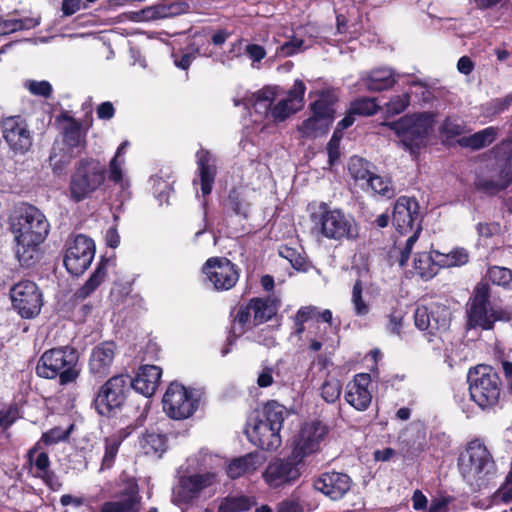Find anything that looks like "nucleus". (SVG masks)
<instances>
[{"label":"nucleus","instance_id":"nucleus-14","mask_svg":"<svg viewBox=\"0 0 512 512\" xmlns=\"http://www.w3.org/2000/svg\"><path fill=\"white\" fill-rule=\"evenodd\" d=\"M2 138L15 155H24L33 146L34 132L20 115L3 117L0 121Z\"/></svg>","mask_w":512,"mask_h":512},{"label":"nucleus","instance_id":"nucleus-16","mask_svg":"<svg viewBox=\"0 0 512 512\" xmlns=\"http://www.w3.org/2000/svg\"><path fill=\"white\" fill-rule=\"evenodd\" d=\"M16 236L29 241L44 242L49 233V223L45 215L34 205L23 204L16 217Z\"/></svg>","mask_w":512,"mask_h":512},{"label":"nucleus","instance_id":"nucleus-7","mask_svg":"<svg viewBox=\"0 0 512 512\" xmlns=\"http://www.w3.org/2000/svg\"><path fill=\"white\" fill-rule=\"evenodd\" d=\"M130 394V376L114 375L98 388L92 400V407L102 417L115 418L122 413Z\"/></svg>","mask_w":512,"mask_h":512},{"label":"nucleus","instance_id":"nucleus-29","mask_svg":"<svg viewBox=\"0 0 512 512\" xmlns=\"http://www.w3.org/2000/svg\"><path fill=\"white\" fill-rule=\"evenodd\" d=\"M512 183V150L507 162L500 169L497 179L481 178L476 182V188L489 195H496Z\"/></svg>","mask_w":512,"mask_h":512},{"label":"nucleus","instance_id":"nucleus-10","mask_svg":"<svg viewBox=\"0 0 512 512\" xmlns=\"http://www.w3.org/2000/svg\"><path fill=\"white\" fill-rule=\"evenodd\" d=\"M433 115L429 112L407 114L396 121L388 123V127L395 132L403 146L411 154H418L425 146L433 126Z\"/></svg>","mask_w":512,"mask_h":512},{"label":"nucleus","instance_id":"nucleus-5","mask_svg":"<svg viewBox=\"0 0 512 512\" xmlns=\"http://www.w3.org/2000/svg\"><path fill=\"white\" fill-rule=\"evenodd\" d=\"M467 383L470 399L482 411H492L500 405L503 382L495 368L487 364L469 368Z\"/></svg>","mask_w":512,"mask_h":512},{"label":"nucleus","instance_id":"nucleus-2","mask_svg":"<svg viewBox=\"0 0 512 512\" xmlns=\"http://www.w3.org/2000/svg\"><path fill=\"white\" fill-rule=\"evenodd\" d=\"M290 411L276 400L267 401L260 413L248 425L250 442L263 451H276L282 444L280 431Z\"/></svg>","mask_w":512,"mask_h":512},{"label":"nucleus","instance_id":"nucleus-42","mask_svg":"<svg viewBox=\"0 0 512 512\" xmlns=\"http://www.w3.org/2000/svg\"><path fill=\"white\" fill-rule=\"evenodd\" d=\"M254 504L255 501L249 496H230L223 499L218 512H247Z\"/></svg>","mask_w":512,"mask_h":512},{"label":"nucleus","instance_id":"nucleus-1","mask_svg":"<svg viewBox=\"0 0 512 512\" xmlns=\"http://www.w3.org/2000/svg\"><path fill=\"white\" fill-rule=\"evenodd\" d=\"M465 317L467 330L490 331L497 322L507 323L512 320V308L495 303L490 284L480 281L466 303Z\"/></svg>","mask_w":512,"mask_h":512},{"label":"nucleus","instance_id":"nucleus-48","mask_svg":"<svg viewBox=\"0 0 512 512\" xmlns=\"http://www.w3.org/2000/svg\"><path fill=\"white\" fill-rule=\"evenodd\" d=\"M511 105L512 92L505 95L504 97L491 99L490 101L483 104L482 110L486 116L492 117L505 112Z\"/></svg>","mask_w":512,"mask_h":512},{"label":"nucleus","instance_id":"nucleus-19","mask_svg":"<svg viewBox=\"0 0 512 512\" xmlns=\"http://www.w3.org/2000/svg\"><path fill=\"white\" fill-rule=\"evenodd\" d=\"M328 434V427L320 420L305 422L293 441L292 452L303 462L306 457L317 452Z\"/></svg>","mask_w":512,"mask_h":512},{"label":"nucleus","instance_id":"nucleus-12","mask_svg":"<svg viewBox=\"0 0 512 512\" xmlns=\"http://www.w3.org/2000/svg\"><path fill=\"white\" fill-rule=\"evenodd\" d=\"M415 326L424 332L429 342L445 333L451 324V311L439 303L417 306L414 312Z\"/></svg>","mask_w":512,"mask_h":512},{"label":"nucleus","instance_id":"nucleus-31","mask_svg":"<svg viewBox=\"0 0 512 512\" xmlns=\"http://www.w3.org/2000/svg\"><path fill=\"white\" fill-rule=\"evenodd\" d=\"M497 136L498 128L489 126L472 135L459 138L457 143L460 147L477 151L491 145L496 140Z\"/></svg>","mask_w":512,"mask_h":512},{"label":"nucleus","instance_id":"nucleus-35","mask_svg":"<svg viewBox=\"0 0 512 512\" xmlns=\"http://www.w3.org/2000/svg\"><path fill=\"white\" fill-rule=\"evenodd\" d=\"M331 124L324 119L310 116L302 121L297 130L304 139H316L327 134Z\"/></svg>","mask_w":512,"mask_h":512},{"label":"nucleus","instance_id":"nucleus-26","mask_svg":"<svg viewBox=\"0 0 512 512\" xmlns=\"http://www.w3.org/2000/svg\"><path fill=\"white\" fill-rule=\"evenodd\" d=\"M116 344L113 341H104L96 345L89 358V372L99 378L110 373L115 358Z\"/></svg>","mask_w":512,"mask_h":512},{"label":"nucleus","instance_id":"nucleus-40","mask_svg":"<svg viewBox=\"0 0 512 512\" xmlns=\"http://www.w3.org/2000/svg\"><path fill=\"white\" fill-rule=\"evenodd\" d=\"M364 191H371L374 194L380 195L387 199H391L395 195V188L393 186V182L388 177H382L373 173V175L368 178V181L362 188Z\"/></svg>","mask_w":512,"mask_h":512},{"label":"nucleus","instance_id":"nucleus-15","mask_svg":"<svg viewBox=\"0 0 512 512\" xmlns=\"http://www.w3.org/2000/svg\"><path fill=\"white\" fill-rule=\"evenodd\" d=\"M94 255V241L84 234H78L67 243L63 264L71 275L80 276L90 267Z\"/></svg>","mask_w":512,"mask_h":512},{"label":"nucleus","instance_id":"nucleus-36","mask_svg":"<svg viewBox=\"0 0 512 512\" xmlns=\"http://www.w3.org/2000/svg\"><path fill=\"white\" fill-rule=\"evenodd\" d=\"M141 448L146 455L161 456L168 448V439L165 434L146 431L140 440Z\"/></svg>","mask_w":512,"mask_h":512},{"label":"nucleus","instance_id":"nucleus-18","mask_svg":"<svg viewBox=\"0 0 512 512\" xmlns=\"http://www.w3.org/2000/svg\"><path fill=\"white\" fill-rule=\"evenodd\" d=\"M115 497L116 500L102 503L99 512H140L142 496L135 477L127 476L122 479Z\"/></svg>","mask_w":512,"mask_h":512},{"label":"nucleus","instance_id":"nucleus-28","mask_svg":"<svg viewBox=\"0 0 512 512\" xmlns=\"http://www.w3.org/2000/svg\"><path fill=\"white\" fill-rule=\"evenodd\" d=\"M397 83L394 71L390 68H376L360 77V85L371 93L392 89Z\"/></svg>","mask_w":512,"mask_h":512},{"label":"nucleus","instance_id":"nucleus-3","mask_svg":"<svg viewBox=\"0 0 512 512\" xmlns=\"http://www.w3.org/2000/svg\"><path fill=\"white\" fill-rule=\"evenodd\" d=\"M310 220L313 230L328 240L341 242L354 240L358 236V225L354 218L340 208H332L326 202L312 207Z\"/></svg>","mask_w":512,"mask_h":512},{"label":"nucleus","instance_id":"nucleus-46","mask_svg":"<svg viewBox=\"0 0 512 512\" xmlns=\"http://www.w3.org/2000/svg\"><path fill=\"white\" fill-rule=\"evenodd\" d=\"M349 109L354 115L372 116L380 110V107L375 98L360 97L351 102Z\"/></svg>","mask_w":512,"mask_h":512},{"label":"nucleus","instance_id":"nucleus-60","mask_svg":"<svg viewBox=\"0 0 512 512\" xmlns=\"http://www.w3.org/2000/svg\"><path fill=\"white\" fill-rule=\"evenodd\" d=\"M305 91V83L300 79H296L294 81L292 88L287 92V97L285 99L290 100V103H292L293 105H301L302 108L304 103Z\"/></svg>","mask_w":512,"mask_h":512},{"label":"nucleus","instance_id":"nucleus-24","mask_svg":"<svg viewBox=\"0 0 512 512\" xmlns=\"http://www.w3.org/2000/svg\"><path fill=\"white\" fill-rule=\"evenodd\" d=\"M371 384L370 374L358 373L354 375L352 380L346 385L345 401L357 411H366L372 402Z\"/></svg>","mask_w":512,"mask_h":512},{"label":"nucleus","instance_id":"nucleus-64","mask_svg":"<svg viewBox=\"0 0 512 512\" xmlns=\"http://www.w3.org/2000/svg\"><path fill=\"white\" fill-rule=\"evenodd\" d=\"M276 512H304V508L298 501L286 499L278 503Z\"/></svg>","mask_w":512,"mask_h":512},{"label":"nucleus","instance_id":"nucleus-11","mask_svg":"<svg viewBox=\"0 0 512 512\" xmlns=\"http://www.w3.org/2000/svg\"><path fill=\"white\" fill-rule=\"evenodd\" d=\"M163 411L174 420H184L191 417L199 406V398L193 389L183 384L171 382L162 399Z\"/></svg>","mask_w":512,"mask_h":512},{"label":"nucleus","instance_id":"nucleus-27","mask_svg":"<svg viewBox=\"0 0 512 512\" xmlns=\"http://www.w3.org/2000/svg\"><path fill=\"white\" fill-rule=\"evenodd\" d=\"M162 376V369L156 365L142 364L138 368L136 376L130 377L131 390L151 397L155 394Z\"/></svg>","mask_w":512,"mask_h":512},{"label":"nucleus","instance_id":"nucleus-21","mask_svg":"<svg viewBox=\"0 0 512 512\" xmlns=\"http://www.w3.org/2000/svg\"><path fill=\"white\" fill-rule=\"evenodd\" d=\"M202 271L217 291L230 290L239 279L237 266L226 257L207 259Z\"/></svg>","mask_w":512,"mask_h":512},{"label":"nucleus","instance_id":"nucleus-6","mask_svg":"<svg viewBox=\"0 0 512 512\" xmlns=\"http://www.w3.org/2000/svg\"><path fill=\"white\" fill-rule=\"evenodd\" d=\"M457 466L463 479L471 485L483 484L496 471L494 458L480 439L467 443L465 449L459 454Z\"/></svg>","mask_w":512,"mask_h":512},{"label":"nucleus","instance_id":"nucleus-61","mask_svg":"<svg viewBox=\"0 0 512 512\" xmlns=\"http://www.w3.org/2000/svg\"><path fill=\"white\" fill-rule=\"evenodd\" d=\"M469 255L464 248H457L446 255V260L441 266H461L468 262Z\"/></svg>","mask_w":512,"mask_h":512},{"label":"nucleus","instance_id":"nucleus-17","mask_svg":"<svg viewBox=\"0 0 512 512\" xmlns=\"http://www.w3.org/2000/svg\"><path fill=\"white\" fill-rule=\"evenodd\" d=\"M13 308L22 318L37 316L43 305L42 293L37 284L30 280L20 281L10 290Z\"/></svg>","mask_w":512,"mask_h":512},{"label":"nucleus","instance_id":"nucleus-49","mask_svg":"<svg viewBox=\"0 0 512 512\" xmlns=\"http://www.w3.org/2000/svg\"><path fill=\"white\" fill-rule=\"evenodd\" d=\"M486 278L498 286L510 287L512 283V269L496 265L491 266L487 270Z\"/></svg>","mask_w":512,"mask_h":512},{"label":"nucleus","instance_id":"nucleus-30","mask_svg":"<svg viewBox=\"0 0 512 512\" xmlns=\"http://www.w3.org/2000/svg\"><path fill=\"white\" fill-rule=\"evenodd\" d=\"M217 482V475L213 472L193 474L181 481V493L187 500L197 498L200 492Z\"/></svg>","mask_w":512,"mask_h":512},{"label":"nucleus","instance_id":"nucleus-20","mask_svg":"<svg viewBox=\"0 0 512 512\" xmlns=\"http://www.w3.org/2000/svg\"><path fill=\"white\" fill-rule=\"evenodd\" d=\"M422 219L420 205L414 197L400 196L396 200L392 213V222L400 234L406 235L413 230L421 232Z\"/></svg>","mask_w":512,"mask_h":512},{"label":"nucleus","instance_id":"nucleus-43","mask_svg":"<svg viewBox=\"0 0 512 512\" xmlns=\"http://www.w3.org/2000/svg\"><path fill=\"white\" fill-rule=\"evenodd\" d=\"M342 393V384L339 379L326 373V378L320 387V395L323 400L333 404L339 400Z\"/></svg>","mask_w":512,"mask_h":512},{"label":"nucleus","instance_id":"nucleus-37","mask_svg":"<svg viewBox=\"0 0 512 512\" xmlns=\"http://www.w3.org/2000/svg\"><path fill=\"white\" fill-rule=\"evenodd\" d=\"M86 134L87 130H84L82 123H75L74 126H64L62 131L63 143L71 150L78 149V152L82 151L86 147Z\"/></svg>","mask_w":512,"mask_h":512},{"label":"nucleus","instance_id":"nucleus-45","mask_svg":"<svg viewBox=\"0 0 512 512\" xmlns=\"http://www.w3.org/2000/svg\"><path fill=\"white\" fill-rule=\"evenodd\" d=\"M310 110L312 116L324 119L330 123L334 120L333 104L326 95L322 94L318 99L310 103Z\"/></svg>","mask_w":512,"mask_h":512},{"label":"nucleus","instance_id":"nucleus-8","mask_svg":"<svg viewBox=\"0 0 512 512\" xmlns=\"http://www.w3.org/2000/svg\"><path fill=\"white\" fill-rule=\"evenodd\" d=\"M106 174V167L99 160L80 159L70 177L69 199L74 203H80L91 197L104 184Z\"/></svg>","mask_w":512,"mask_h":512},{"label":"nucleus","instance_id":"nucleus-56","mask_svg":"<svg viewBox=\"0 0 512 512\" xmlns=\"http://www.w3.org/2000/svg\"><path fill=\"white\" fill-rule=\"evenodd\" d=\"M343 138V133H340L334 130L328 144H327V153H328V162L330 166H333L340 158V143Z\"/></svg>","mask_w":512,"mask_h":512},{"label":"nucleus","instance_id":"nucleus-62","mask_svg":"<svg viewBox=\"0 0 512 512\" xmlns=\"http://www.w3.org/2000/svg\"><path fill=\"white\" fill-rule=\"evenodd\" d=\"M303 44L304 41L302 39H293L287 41L278 48L277 54L281 57L293 56L301 50Z\"/></svg>","mask_w":512,"mask_h":512},{"label":"nucleus","instance_id":"nucleus-57","mask_svg":"<svg viewBox=\"0 0 512 512\" xmlns=\"http://www.w3.org/2000/svg\"><path fill=\"white\" fill-rule=\"evenodd\" d=\"M227 203L229 208L233 211L235 215H240L243 216L244 218H247V205L240 197V193L236 188H232L229 191Z\"/></svg>","mask_w":512,"mask_h":512},{"label":"nucleus","instance_id":"nucleus-25","mask_svg":"<svg viewBox=\"0 0 512 512\" xmlns=\"http://www.w3.org/2000/svg\"><path fill=\"white\" fill-rule=\"evenodd\" d=\"M195 158L201 193L206 197L211 194L218 174L217 157L210 150L201 148Z\"/></svg>","mask_w":512,"mask_h":512},{"label":"nucleus","instance_id":"nucleus-41","mask_svg":"<svg viewBox=\"0 0 512 512\" xmlns=\"http://www.w3.org/2000/svg\"><path fill=\"white\" fill-rule=\"evenodd\" d=\"M370 167L371 163L362 157L353 156L350 158L348 164L349 174L356 182H362L360 184L361 188H364L368 178L373 175Z\"/></svg>","mask_w":512,"mask_h":512},{"label":"nucleus","instance_id":"nucleus-54","mask_svg":"<svg viewBox=\"0 0 512 512\" xmlns=\"http://www.w3.org/2000/svg\"><path fill=\"white\" fill-rule=\"evenodd\" d=\"M410 94L405 92L401 95L393 96L386 104L385 113L387 116H394L402 113L410 105Z\"/></svg>","mask_w":512,"mask_h":512},{"label":"nucleus","instance_id":"nucleus-38","mask_svg":"<svg viewBox=\"0 0 512 512\" xmlns=\"http://www.w3.org/2000/svg\"><path fill=\"white\" fill-rule=\"evenodd\" d=\"M277 98V87L265 86L252 96L253 107L257 113L269 114Z\"/></svg>","mask_w":512,"mask_h":512},{"label":"nucleus","instance_id":"nucleus-59","mask_svg":"<svg viewBox=\"0 0 512 512\" xmlns=\"http://www.w3.org/2000/svg\"><path fill=\"white\" fill-rule=\"evenodd\" d=\"M23 19L17 18H4L0 16V36L11 34L17 31L27 29Z\"/></svg>","mask_w":512,"mask_h":512},{"label":"nucleus","instance_id":"nucleus-9","mask_svg":"<svg viewBox=\"0 0 512 512\" xmlns=\"http://www.w3.org/2000/svg\"><path fill=\"white\" fill-rule=\"evenodd\" d=\"M280 300L276 297H253L238 303L231 311L232 323L238 326L239 334L272 320L278 312Z\"/></svg>","mask_w":512,"mask_h":512},{"label":"nucleus","instance_id":"nucleus-32","mask_svg":"<svg viewBox=\"0 0 512 512\" xmlns=\"http://www.w3.org/2000/svg\"><path fill=\"white\" fill-rule=\"evenodd\" d=\"M16 244V257L23 267L33 266L40 258L41 241H29V239H23V237H15Z\"/></svg>","mask_w":512,"mask_h":512},{"label":"nucleus","instance_id":"nucleus-23","mask_svg":"<svg viewBox=\"0 0 512 512\" xmlns=\"http://www.w3.org/2000/svg\"><path fill=\"white\" fill-rule=\"evenodd\" d=\"M352 479L343 472L327 471L321 473L313 482L315 490L332 501L342 499L351 489Z\"/></svg>","mask_w":512,"mask_h":512},{"label":"nucleus","instance_id":"nucleus-22","mask_svg":"<svg viewBox=\"0 0 512 512\" xmlns=\"http://www.w3.org/2000/svg\"><path fill=\"white\" fill-rule=\"evenodd\" d=\"M42 447L40 442H36L26 454V463L29 466L30 474L42 480V482L52 491H58L62 483L51 468V460L47 452L40 451Z\"/></svg>","mask_w":512,"mask_h":512},{"label":"nucleus","instance_id":"nucleus-13","mask_svg":"<svg viewBox=\"0 0 512 512\" xmlns=\"http://www.w3.org/2000/svg\"><path fill=\"white\" fill-rule=\"evenodd\" d=\"M304 462L291 454L284 458H276L268 463L262 473L263 480L272 489L285 488L298 481Z\"/></svg>","mask_w":512,"mask_h":512},{"label":"nucleus","instance_id":"nucleus-47","mask_svg":"<svg viewBox=\"0 0 512 512\" xmlns=\"http://www.w3.org/2000/svg\"><path fill=\"white\" fill-rule=\"evenodd\" d=\"M279 256L286 259L297 271L306 272L308 264L306 258L296 249L282 245L278 250Z\"/></svg>","mask_w":512,"mask_h":512},{"label":"nucleus","instance_id":"nucleus-63","mask_svg":"<svg viewBox=\"0 0 512 512\" xmlns=\"http://www.w3.org/2000/svg\"><path fill=\"white\" fill-rule=\"evenodd\" d=\"M16 411L17 407L15 405L0 408V428L7 429L16 421V416L14 415Z\"/></svg>","mask_w":512,"mask_h":512},{"label":"nucleus","instance_id":"nucleus-44","mask_svg":"<svg viewBox=\"0 0 512 512\" xmlns=\"http://www.w3.org/2000/svg\"><path fill=\"white\" fill-rule=\"evenodd\" d=\"M252 470L253 467L251 454H247L231 460L226 467V473L231 479H237Z\"/></svg>","mask_w":512,"mask_h":512},{"label":"nucleus","instance_id":"nucleus-4","mask_svg":"<svg viewBox=\"0 0 512 512\" xmlns=\"http://www.w3.org/2000/svg\"><path fill=\"white\" fill-rule=\"evenodd\" d=\"M79 352L70 345L46 350L39 358L35 371L44 379L59 378L61 385L75 382L81 373Z\"/></svg>","mask_w":512,"mask_h":512},{"label":"nucleus","instance_id":"nucleus-39","mask_svg":"<svg viewBox=\"0 0 512 512\" xmlns=\"http://www.w3.org/2000/svg\"><path fill=\"white\" fill-rule=\"evenodd\" d=\"M439 266L430 252L417 253L413 261L415 271L425 280L433 278L438 273Z\"/></svg>","mask_w":512,"mask_h":512},{"label":"nucleus","instance_id":"nucleus-33","mask_svg":"<svg viewBox=\"0 0 512 512\" xmlns=\"http://www.w3.org/2000/svg\"><path fill=\"white\" fill-rule=\"evenodd\" d=\"M109 259L101 258L96 269L87 279V281L76 290L74 296L78 300H84L89 297L105 280L107 276V267Z\"/></svg>","mask_w":512,"mask_h":512},{"label":"nucleus","instance_id":"nucleus-50","mask_svg":"<svg viewBox=\"0 0 512 512\" xmlns=\"http://www.w3.org/2000/svg\"><path fill=\"white\" fill-rule=\"evenodd\" d=\"M301 109V105H293L290 100L282 99L277 104H273L270 114L274 121H285L290 115L295 114Z\"/></svg>","mask_w":512,"mask_h":512},{"label":"nucleus","instance_id":"nucleus-52","mask_svg":"<svg viewBox=\"0 0 512 512\" xmlns=\"http://www.w3.org/2000/svg\"><path fill=\"white\" fill-rule=\"evenodd\" d=\"M197 55H199V48L195 45V43L189 44L181 54L173 53L172 56L174 58V64L176 67L187 70L191 62L196 59Z\"/></svg>","mask_w":512,"mask_h":512},{"label":"nucleus","instance_id":"nucleus-51","mask_svg":"<svg viewBox=\"0 0 512 512\" xmlns=\"http://www.w3.org/2000/svg\"><path fill=\"white\" fill-rule=\"evenodd\" d=\"M72 429L73 425H70L67 430L62 429L59 426L53 427L44 432L38 442H40V444L43 443L45 446H51L59 443L60 441H65L69 438Z\"/></svg>","mask_w":512,"mask_h":512},{"label":"nucleus","instance_id":"nucleus-55","mask_svg":"<svg viewBox=\"0 0 512 512\" xmlns=\"http://www.w3.org/2000/svg\"><path fill=\"white\" fill-rule=\"evenodd\" d=\"M24 87L35 96L43 98H50L53 92L52 85L46 81L27 80L24 83Z\"/></svg>","mask_w":512,"mask_h":512},{"label":"nucleus","instance_id":"nucleus-58","mask_svg":"<svg viewBox=\"0 0 512 512\" xmlns=\"http://www.w3.org/2000/svg\"><path fill=\"white\" fill-rule=\"evenodd\" d=\"M440 132L446 138L452 139L464 133V126L457 119L446 117L440 127Z\"/></svg>","mask_w":512,"mask_h":512},{"label":"nucleus","instance_id":"nucleus-53","mask_svg":"<svg viewBox=\"0 0 512 512\" xmlns=\"http://www.w3.org/2000/svg\"><path fill=\"white\" fill-rule=\"evenodd\" d=\"M363 283L361 279H357L353 285L351 301L354 306V313L357 316H365L369 313V306L363 300Z\"/></svg>","mask_w":512,"mask_h":512},{"label":"nucleus","instance_id":"nucleus-34","mask_svg":"<svg viewBox=\"0 0 512 512\" xmlns=\"http://www.w3.org/2000/svg\"><path fill=\"white\" fill-rule=\"evenodd\" d=\"M129 432L122 428L104 439V455L101 462V469H110L115 463L116 456L122 442L127 438Z\"/></svg>","mask_w":512,"mask_h":512}]
</instances>
